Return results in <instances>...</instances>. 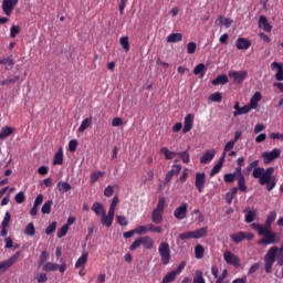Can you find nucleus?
Segmentation results:
<instances>
[{
  "instance_id": "1",
  "label": "nucleus",
  "mask_w": 283,
  "mask_h": 283,
  "mask_svg": "<svg viewBox=\"0 0 283 283\" xmlns=\"http://www.w3.org/2000/svg\"><path fill=\"white\" fill-rule=\"evenodd\" d=\"M260 165L259 160L252 161L247 168L245 174H251L252 177L258 179L260 185L264 186L266 185L268 191H273L275 189V185H277V179H275V168L269 167L268 169H264L262 167H258Z\"/></svg>"
},
{
  "instance_id": "2",
  "label": "nucleus",
  "mask_w": 283,
  "mask_h": 283,
  "mask_svg": "<svg viewBox=\"0 0 283 283\" xmlns=\"http://www.w3.org/2000/svg\"><path fill=\"white\" fill-rule=\"evenodd\" d=\"M275 218H277V212L271 211L263 226L255 222L251 223V229H254V231H258L259 235L264 238L259 241V244H275L280 242L277 234L271 230V224L275 222Z\"/></svg>"
},
{
  "instance_id": "3",
  "label": "nucleus",
  "mask_w": 283,
  "mask_h": 283,
  "mask_svg": "<svg viewBox=\"0 0 283 283\" xmlns=\"http://www.w3.org/2000/svg\"><path fill=\"white\" fill-rule=\"evenodd\" d=\"M277 247H272L269 249V251L265 254L264 261H265V273H271L273 269V264H275V258H277Z\"/></svg>"
},
{
  "instance_id": "4",
  "label": "nucleus",
  "mask_w": 283,
  "mask_h": 283,
  "mask_svg": "<svg viewBox=\"0 0 283 283\" xmlns=\"http://www.w3.org/2000/svg\"><path fill=\"white\" fill-rule=\"evenodd\" d=\"M158 253L161 259V263L164 266H167L169 262H171V248H169V243L161 242L158 247Z\"/></svg>"
},
{
  "instance_id": "5",
  "label": "nucleus",
  "mask_w": 283,
  "mask_h": 283,
  "mask_svg": "<svg viewBox=\"0 0 283 283\" xmlns=\"http://www.w3.org/2000/svg\"><path fill=\"white\" fill-rule=\"evenodd\" d=\"M229 78H232L234 83L238 85L244 83L247 81V77L249 76V72L247 71H229L228 72Z\"/></svg>"
},
{
  "instance_id": "6",
  "label": "nucleus",
  "mask_w": 283,
  "mask_h": 283,
  "mask_svg": "<svg viewBox=\"0 0 283 283\" xmlns=\"http://www.w3.org/2000/svg\"><path fill=\"white\" fill-rule=\"evenodd\" d=\"M281 155H282V149L280 148H274L271 151H264L262 154V159L264 165H271V163H273V160H276V158H280Z\"/></svg>"
},
{
  "instance_id": "7",
  "label": "nucleus",
  "mask_w": 283,
  "mask_h": 283,
  "mask_svg": "<svg viewBox=\"0 0 283 283\" xmlns=\"http://www.w3.org/2000/svg\"><path fill=\"white\" fill-rule=\"evenodd\" d=\"M19 258H21V252H17L7 261L0 262V273H6V271L9 270L10 266H12V264L19 260Z\"/></svg>"
},
{
  "instance_id": "8",
  "label": "nucleus",
  "mask_w": 283,
  "mask_h": 283,
  "mask_svg": "<svg viewBox=\"0 0 283 283\" xmlns=\"http://www.w3.org/2000/svg\"><path fill=\"white\" fill-rule=\"evenodd\" d=\"M253 238V233L251 232H237L234 234L230 235V240L234 242L235 244H240L243 240H251Z\"/></svg>"
},
{
  "instance_id": "9",
  "label": "nucleus",
  "mask_w": 283,
  "mask_h": 283,
  "mask_svg": "<svg viewBox=\"0 0 283 283\" xmlns=\"http://www.w3.org/2000/svg\"><path fill=\"white\" fill-rule=\"evenodd\" d=\"M223 260L227 262V264H231L232 266L237 268L240 266V258L229 250L223 252Z\"/></svg>"
},
{
  "instance_id": "10",
  "label": "nucleus",
  "mask_w": 283,
  "mask_h": 283,
  "mask_svg": "<svg viewBox=\"0 0 283 283\" xmlns=\"http://www.w3.org/2000/svg\"><path fill=\"white\" fill-rule=\"evenodd\" d=\"M17 3H19V0L2 1V11L7 17H10L12 14V12L14 11V8H17Z\"/></svg>"
},
{
  "instance_id": "11",
  "label": "nucleus",
  "mask_w": 283,
  "mask_h": 283,
  "mask_svg": "<svg viewBox=\"0 0 283 283\" xmlns=\"http://www.w3.org/2000/svg\"><path fill=\"white\" fill-rule=\"evenodd\" d=\"M43 271L50 272V271H60V273H63L64 271H67V265L65 263H62L61 265L52 262H48L43 266Z\"/></svg>"
},
{
  "instance_id": "12",
  "label": "nucleus",
  "mask_w": 283,
  "mask_h": 283,
  "mask_svg": "<svg viewBox=\"0 0 283 283\" xmlns=\"http://www.w3.org/2000/svg\"><path fill=\"white\" fill-rule=\"evenodd\" d=\"M205 182H207V175H205V172H197L195 185L199 193H202V191H205Z\"/></svg>"
},
{
  "instance_id": "13",
  "label": "nucleus",
  "mask_w": 283,
  "mask_h": 283,
  "mask_svg": "<svg viewBox=\"0 0 283 283\" xmlns=\"http://www.w3.org/2000/svg\"><path fill=\"white\" fill-rule=\"evenodd\" d=\"M174 216L177 220H185L187 218V203H182L174 211Z\"/></svg>"
},
{
  "instance_id": "14",
  "label": "nucleus",
  "mask_w": 283,
  "mask_h": 283,
  "mask_svg": "<svg viewBox=\"0 0 283 283\" xmlns=\"http://www.w3.org/2000/svg\"><path fill=\"white\" fill-rule=\"evenodd\" d=\"M182 171V166L174 165L172 168L166 174L165 182H170L174 176H178Z\"/></svg>"
},
{
  "instance_id": "15",
  "label": "nucleus",
  "mask_w": 283,
  "mask_h": 283,
  "mask_svg": "<svg viewBox=\"0 0 283 283\" xmlns=\"http://www.w3.org/2000/svg\"><path fill=\"white\" fill-rule=\"evenodd\" d=\"M213 158H216V150L209 149L201 156L200 163L201 165H209Z\"/></svg>"
},
{
  "instance_id": "16",
  "label": "nucleus",
  "mask_w": 283,
  "mask_h": 283,
  "mask_svg": "<svg viewBox=\"0 0 283 283\" xmlns=\"http://www.w3.org/2000/svg\"><path fill=\"white\" fill-rule=\"evenodd\" d=\"M192 128H193V114H188L184 120L182 132L184 134H187L191 132Z\"/></svg>"
},
{
  "instance_id": "17",
  "label": "nucleus",
  "mask_w": 283,
  "mask_h": 283,
  "mask_svg": "<svg viewBox=\"0 0 283 283\" xmlns=\"http://www.w3.org/2000/svg\"><path fill=\"white\" fill-rule=\"evenodd\" d=\"M259 28L264 30V32H271V30H273V27H271V24L269 23V20L264 15H261L259 18Z\"/></svg>"
},
{
  "instance_id": "18",
  "label": "nucleus",
  "mask_w": 283,
  "mask_h": 283,
  "mask_svg": "<svg viewBox=\"0 0 283 283\" xmlns=\"http://www.w3.org/2000/svg\"><path fill=\"white\" fill-rule=\"evenodd\" d=\"M262 101V93L256 92L254 95L251 97L250 103L248 104L251 106L252 109H258V104Z\"/></svg>"
},
{
  "instance_id": "19",
  "label": "nucleus",
  "mask_w": 283,
  "mask_h": 283,
  "mask_svg": "<svg viewBox=\"0 0 283 283\" xmlns=\"http://www.w3.org/2000/svg\"><path fill=\"white\" fill-rule=\"evenodd\" d=\"M222 165H224V153H222L219 161L216 164V166L211 169L210 176L213 177L217 174H220V170L222 169Z\"/></svg>"
},
{
  "instance_id": "20",
  "label": "nucleus",
  "mask_w": 283,
  "mask_h": 283,
  "mask_svg": "<svg viewBox=\"0 0 283 283\" xmlns=\"http://www.w3.org/2000/svg\"><path fill=\"white\" fill-rule=\"evenodd\" d=\"M238 50H249L251 48V42L244 38H239L235 42Z\"/></svg>"
},
{
  "instance_id": "21",
  "label": "nucleus",
  "mask_w": 283,
  "mask_h": 283,
  "mask_svg": "<svg viewBox=\"0 0 283 283\" xmlns=\"http://www.w3.org/2000/svg\"><path fill=\"white\" fill-rule=\"evenodd\" d=\"M14 133V128L10 126H4L0 130V140H6V138H10L12 134Z\"/></svg>"
},
{
  "instance_id": "22",
  "label": "nucleus",
  "mask_w": 283,
  "mask_h": 283,
  "mask_svg": "<svg viewBox=\"0 0 283 283\" xmlns=\"http://www.w3.org/2000/svg\"><path fill=\"white\" fill-rule=\"evenodd\" d=\"M87 258H90L88 252H83L82 255L75 262V269H81V266H85L87 263Z\"/></svg>"
},
{
  "instance_id": "23",
  "label": "nucleus",
  "mask_w": 283,
  "mask_h": 283,
  "mask_svg": "<svg viewBox=\"0 0 283 283\" xmlns=\"http://www.w3.org/2000/svg\"><path fill=\"white\" fill-rule=\"evenodd\" d=\"M272 70H277L276 74H275V78L276 81H283V69H282V64L277 63V62H273L271 64Z\"/></svg>"
},
{
  "instance_id": "24",
  "label": "nucleus",
  "mask_w": 283,
  "mask_h": 283,
  "mask_svg": "<svg viewBox=\"0 0 283 283\" xmlns=\"http://www.w3.org/2000/svg\"><path fill=\"white\" fill-rule=\"evenodd\" d=\"M92 211H94L95 216H103L106 213L105 208L101 202L93 203Z\"/></svg>"
},
{
  "instance_id": "25",
  "label": "nucleus",
  "mask_w": 283,
  "mask_h": 283,
  "mask_svg": "<svg viewBox=\"0 0 283 283\" xmlns=\"http://www.w3.org/2000/svg\"><path fill=\"white\" fill-rule=\"evenodd\" d=\"M182 41V33H171L167 36V43H180Z\"/></svg>"
},
{
  "instance_id": "26",
  "label": "nucleus",
  "mask_w": 283,
  "mask_h": 283,
  "mask_svg": "<svg viewBox=\"0 0 283 283\" xmlns=\"http://www.w3.org/2000/svg\"><path fill=\"white\" fill-rule=\"evenodd\" d=\"M211 83L212 85H227V83H229V77L227 75H218Z\"/></svg>"
},
{
  "instance_id": "27",
  "label": "nucleus",
  "mask_w": 283,
  "mask_h": 283,
  "mask_svg": "<svg viewBox=\"0 0 283 283\" xmlns=\"http://www.w3.org/2000/svg\"><path fill=\"white\" fill-rule=\"evenodd\" d=\"M103 176H105V172L101 170H96L92 172L90 177L91 185H95V182H98V179L103 178Z\"/></svg>"
},
{
  "instance_id": "28",
  "label": "nucleus",
  "mask_w": 283,
  "mask_h": 283,
  "mask_svg": "<svg viewBox=\"0 0 283 283\" xmlns=\"http://www.w3.org/2000/svg\"><path fill=\"white\" fill-rule=\"evenodd\" d=\"M151 220L155 224H163V212L159 210H154L151 214Z\"/></svg>"
},
{
  "instance_id": "29",
  "label": "nucleus",
  "mask_w": 283,
  "mask_h": 283,
  "mask_svg": "<svg viewBox=\"0 0 283 283\" xmlns=\"http://www.w3.org/2000/svg\"><path fill=\"white\" fill-rule=\"evenodd\" d=\"M140 240L142 244L144 245V249H154V240L150 237H142Z\"/></svg>"
},
{
  "instance_id": "30",
  "label": "nucleus",
  "mask_w": 283,
  "mask_h": 283,
  "mask_svg": "<svg viewBox=\"0 0 283 283\" xmlns=\"http://www.w3.org/2000/svg\"><path fill=\"white\" fill-rule=\"evenodd\" d=\"M207 227L192 231L193 240H200V238H205V235H207Z\"/></svg>"
},
{
  "instance_id": "31",
  "label": "nucleus",
  "mask_w": 283,
  "mask_h": 283,
  "mask_svg": "<svg viewBox=\"0 0 283 283\" xmlns=\"http://www.w3.org/2000/svg\"><path fill=\"white\" fill-rule=\"evenodd\" d=\"M176 277H178V273L174 270V271H171V272H168V273L164 276L161 283H171V282H174V280H176Z\"/></svg>"
},
{
  "instance_id": "32",
  "label": "nucleus",
  "mask_w": 283,
  "mask_h": 283,
  "mask_svg": "<svg viewBox=\"0 0 283 283\" xmlns=\"http://www.w3.org/2000/svg\"><path fill=\"white\" fill-rule=\"evenodd\" d=\"M195 256L197 260H202V258H205V247L202 244H197L195 247Z\"/></svg>"
},
{
  "instance_id": "33",
  "label": "nucleus",
  "mask_w": 283,
  "mask_h": 283,
  "mask_svg": "<svg viewBox=\"0 0 283 283\" xmlns=\"http://www.w3.org/2000/svg\"><path fill=\"white\" fill-rule=\"evenodd\" d=\"M160 154H163L165 156L166 160H171L177 156V153L169 150V148H167V147H163L160 149Z\"/></svg>"
},
{
  "instance_id": "34",
  "label": "nucleus",
  "mask_w": 283,
  "mask_h": 283,
  "mask_svg": "<svg viewBox=\"0 0 283 283\" xmlns=\"http://www.w3.org/2000/svg\"><path fill=\"white\" fill-rule=\"evenodd\" d=\"M57 189L62 193H67V191H70L72 189V186L69 182L60 181V182H57Z\"/></svg>"
},
{
  "instance_id": "35",
  "label": "nucleus",
  "mask_w": 283,
  "mask_h": 283,
  "mask_svg": "<svg viewBox=\"0 0 283 283\" xmlns=\"http://www.w3.org/2000/svg\"><path fill=\"white\" fill-rule=\"evenodd\" d=\"M218 21L221 25H224V28H231L233 24V20L231 18H226L223 15H219Z\"/></svg>"
},
{
  "instance_id": "36",
  "label": "nucleus",
  "mask_w": 283,
  "mask_h": 283,
  "mask_svg": "<svg viewBox=\"0 0 283 283\" xmlns=\"http://www.w3.org/2000/svg\"><path fill=\"white\" fill-rule=\"evenodd\" d=\"M253 109L249 104L242 106L239 111H234L233 116H242L244 114H249Z\"/></svg>"
},
{
  "instance_id": "37",
  "label": "nucleus",
  "mask_w": 283,
  "mask_h": 283,
  "mask_svg": "<svg viewBox=\"0 0 283 283\" xmlns=\"http://www.w3.org/2000/svg\"><path fill=\"white\" fill-rule=\"evenodd\" d=\"M53 165H63V149L60 148L54 155Z\"/></svg>"
},
{
  "instance_id": "38",
  "label": "nucleus",
  "mask_w": 283,
  "mask_h": 283,
  "mask_svg": "<svg viewBox=\"0 0 283 283\" xmlns=\"http://www.w3.org/2000/svg\"><path fill=\"white\" fill-rule=\"evenodd\" d=\"M258 218V211L255 210H249L245 214V222L249 224L253 222Z\"/></svg>"
},
{
  "instance_id": "39",
  "label": "nucleus",
  "mask_w": 283,
  "mask_h": 283,
  "mask_svg": "<svg viewBox=\"0 0 283 283\" xmlns=\"http://www.w3.org/2000/svg\"><path fill=\"white\" fill-rule=\"evenodd\" d=\"M52 205H54V202L52 200L44 202L42 206V209H41L42 213H44V214L52 213Z\"/></svg>"
},
{
  "instance_id": "40",
  "label": "nucleus",
  "mask_w": 283,
  "mask_h": 283,
  "mask_svg": "<svg viewBox=\"0 0 283 283\" xmlns=\"http://www.w3.org/2000/svg\"><path fill=\"white\" fill-rule=\"evenodd\" d=\"M114 222V218L108 217L107 212H105L104 214H102V224L104 227H111Z\"/></svg>"
},
{
  "instance_id": "41",
  "label": "nucleus",
  "mask_w": 283,
  "mask_h": 283,
  "mask_svg": "<svg viewBox=\"0 0 283 283\" xmlns=\"http://www.w3.org/2000/svg\"><path fill=\"white\" fill-rule=\"evenodd\" d=\"M90 125H92V117L85 118L82 124L80 125L77 132L83 133L85 132V129H87V127H90Z\"/></svg>"
},
{
  "instance_id": "42",
  "label": "nucleus",
  "mask_w": 283,
  "mask_h": 283,
  "mask_svg": "<svg viewBox=\"0 0 283 283\" xmlns=\"http://www.w3.org/2000/svg\"><path fill=\"white\" fill-rule=\"evenodd\" d=\"M25 235H30L31 238L36 234V229L34 228V223H28L25 230H24Z\"/></svg>"
},
{
  "instance_id": "43",
  "label": "nucleus",
  "mask_w": 283,
  "mask_h": 283,
  "mask_svg": "<svg viewBox=\"0 0 283 283\" xmlns=\"http://www.w3.org/2000/svg\"><path fill=\"white\" fill-rule=\"evenodd\" d=\"M193 283H206L202 271L197 270L193 276Z\"/></svg>"
},
{
  "instance_id": "44",
  "label": "nucleus",
  "mask_w": 283,
  "mask_h": 283,
  "mask_svg": "<svg viewBox=\"0 0 283 283\" xmlns=\"http://www.w3.org/2000/svg\"><path fill=\"white\" fill-rule=\"evenodd\" d=\"M119 43H120L123 50H125V52H129V38L128 36H122L119 39Z\"/></svg>"
},
{
  "instance_id": "45",
  "label": "nucleus",
  "mask_w": 283,
  "mask_h": 283,
  "mask_svg": "<svg viewBox=\"0 0 283 283\" xmlns=\"http://www.w3.org/2000/svg\"><path fill=\"white\" fill-rule=\"evenodd\" d=\"M165 205H167V201L165 200L164 197H160L155 211H160L161 213H164L165 212Z\"/></svg>"
},
{
  "instance_id": "46",
  "label": "nucleus",
  "mask_w": 283,
  "mask_h": 283,
  "mask_svg": "<svg viewBox=\"0 0 283 283\" xmlns=\"http://www.w3.org/2000/svg\"><path fill=\"white\" fill-rule=\"evenodd\" d=\"M207 70V67L205 66V64L200 63L198 64L195 69H193V74L196 76H198V74H202V76H205V71Z\"/></svg>"
},
{
  "instance_id": "47",
  "label": "nucleus",
  "mask_w": 283,
  "mask_h": 283,
  "mask_svg": "<svg viewBox=\"0 0 283 283\" xmlns=\"http://www.w3.org/2000/svg\"><path fill=\"white\" fill-rule=\"evenodd\" d=\"M14 200L17 205H23L25 202V192L20 191L14 196Z\"/></svg>"
},
{
  "instance_id": "48",
  "label": "nucleus",
  "mask_w": 283,
  "mask_h": 283,
  "mask_svg": "<svg viewBox=\"0 0 283 283\" xmlns=\"http://www.w3.org/2000/svg\"><path fill=\"white\" fill-rule=\"evenodd\" d=\"M209 101L212 103H222V93H213L209 96Z\"/></svg>"
},
{
  "instance_id": "49",
  "label": "nucleus",
  "mask_w": 283,
  "mask_h": 283,
  "mask_svg": "<svg viewBox=\"0 0 283 283\" xmlns=\"http://www.w3.org/2000/svg\"><path fill=\"white\" fill-rule=\"evenodd\" d=\"M196 50H198V44H196V42H189L187 44V53L188 54H196Z\"/></svg>"
},
{
  "instance_id": "50",
  "label": "nucleus",
  "mask_w": 283,
  "mask_h": 283,
  "mask_svg": "<svg viewBox=\"0 0 283 283\" xmlns=\"http://www.w3.org/2000/svg\"><path fill=\"white\" fill-rule=\"evenodd\" d=\"M237 180H238L240 191H243V192L247 191V181L244 177H238Z\"/></svg>"
},
{
  "instance_id": "51",
  "label": "nucleus",
  "mask_w": 283,
  "mask_h": 283,
  "mask_svg": "<svg viewBox=\"0 0 283 283\" xmlns=\"http://www.w3.org/2000/svg\"><path fill=\"white\" fill-rule=\"evenodd\" d=\"M148 227V231H150V233H163V228L159 226H154L153 223L147 224Z\"/></svg>"
},
{
  "instance_id": "52",
  "label": "nucleus",
  "mask_w": 283,
  "mask_h": 283,
  "mask_svg": "<svg viewBox=\"0 0 283 283\" xmlns=\"http://www.w3.org/2000/svg\"><path fill=\"white\" fill-rule=\"evenodd\" d=\"M179 240H193V231H188L179 234Z\"/></svg>"
},
{
  "instance_id": "53",
  "label": "nucleus",
  "mask_w": 283,
  "mask_h": 283,
  "mask_svg": "<svg viewBox=\"0 0 283 283\" xmlns=\"http://www.w3.org/2000/svg\"><path fill=\"white\" fill-rule=\"evenodd\" d=\"M148 227L147 226H139L135 229V233H137V235H145V233H148Z\"/></svg>"
},
{
  "instance_id": "54",
  "label": "nucleus",
  "mask_w": 283,
  "mask_h": 283,
  "mask_svg": "<svg viewBox=\"0 0 283 283\" xmlns=\"http://www.w3.org/2000/svg\"><path fill=\"white\" fill-rule=\"evenodd\" d=\"M56 231V221H53L51 224H49L45 229L46 235H52Z\"/></svg>"
},
{
  "instance_id": "55",
  "label": "nucleus",
  "mask_w": 283,
  "mask_h": 283,
  "mask_svg": "<svg viewBox=\"0 0 283 283\" xmlns=\"http://www.w3.org/2000/svg\"><path fill=\"white\" fill-rule=\"evenodd\" d=\"M177 156H179V158H181L182 163H185L186 165H188V163L190 161L189 153L187 151L177 153Z\"/></svg>"
},
{
  "instance_id": "56",
  "label": "nucleus",
  "mask_w": 283,
  "mask_h": 283,
  "mask_svg": "<svg viewBox=\"0 0 283 283\" xmlns=\"http://www.w3.org/2000/svg\"><path fill=\"white\" fill-rule=\"evenodd\" d=\"M233 147H235V142H233V140H230L226 144L224 149H223L224 158H227V151H231V149H233Z\"/></svg>"
},
{
  "instance_id": "57",
  "label": "nucleus",
  "mask_w": 283,
  "mask_h": 283,
  "mask_svg": "<svg viewBox=\"0 0 283 283\" xmlns=\"http://www.w3.org/2000/svg\"><path fill=\"white\" fill-rule=\"evenodd\" d=\"M117 223L120 224V227H127L129 221H127V217L125 216H117Z\"/></svg>"
},
{
  "instance_id": "58",
  "label": "nucleus",
  "mask_w": 283,
  "mask_h": 283,
  "mask_svg": "<svg viewBox=\"0 0 283 283\" xmlns=\"http://www.w3.org/2000/svg\"><path fill=\"white\" fill-rule=\"evenodd\" d=\"M67 231H70V228L67 226L62 227L57 231V238H65V235H67Z\"/></svg>"
},
{
  "instance_id": "59",
  "label": "nucleus",
  "mask_w": 283,
  "mask_h": 283,
  "mask_svg": "<svg viewBox=\"0 0 283 283\" xmlns=\"http://www.w3.org/2000/svg\"><path fill=\"white\" fill-rule=\"evenodd\" d=\"M19 81V75L14 76L13 78H7L0 83V85H12Z\"/></svg>"
},
{
  "instance_id": "60",
  "label": "nucleus",
  "mask_w": 283,
  "mask_h": 283,
  "mask_svg": "<svg viewBox=\"0 0 283 283\" xmlns=\"http://www.w3.org/2000/svg\"><path fill=\"white\" fill-rule=\"evenodd\" d=\"M19 32H21V29L18 25H11V29H10L11 39H14V36L19 34Z\"/></svg>"
},
{
  "instance_id": "61",
  "label": "nucleus",
  "mask_w": 283,
  "mask_h": 283,
  "mask_svg": "<svg viewBox=\"0 0 283 283\" xmlns=\"http://www.w3.org/2000/svg\"><path fill=\"white\" fill-rule=\"evenodd\" d=\"M235 180L238 177L233 172L224 175V182H234Z\"/></svg>"
},
{
  "instance_id": "62",
  "label": "nucleus",
  "mask_w": 283,
  "mask_h": 283,
  "mask_svg": "<svg viewBox=\"0 0 283 283\" xmlns=\"http://www.w3.org/2000/svg\"><path fill=\"white\" fill-rule=\"evenodd\" d=\"M10 219H11L10 212H6L4 218L1 222V227H10Z\"/></svg>"
},
{
  "instance_id": "63",
  "label": "nucleus",
  "mask_w": 283,
  "mask_h": 283,
  "mask_svg": "<svg viewBox=\"0 0 283 283\" xmlns=\"http://www.w3.org/2000/svg\"><path fill=\"white\" fill-rule=\"evenodd\" d=\"M35 280L39 283L48 282V274H45V273H38L36 276H35Z\"/></svg>"
},
{
  "instance_id": "64",
  "label": "nucleus",
  "mask_w": 283,
  "mask_h": 283,
  "mask_svg": "<svg viewBox=\"0 0 283 283\" xmlns=\"http://www.w3.org/2000/svg\"><path fill=\"white\" fill-rule=\"evenodd\" d=\"M104 196H106V198H111V196H114V187L107 186L104 190Z\"/></svg>"
}]
</instances>
